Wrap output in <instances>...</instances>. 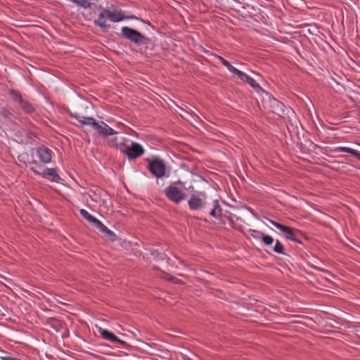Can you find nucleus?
<instances>
[{"mask_svg":"<svg viewBox=\"0 0 360 360\" xmlns=\"http://www.w3.org/2000/svg\"><path fill=\"white\" fill-rule=\"evenodd\" d=\"M2 353V355L0 356V359L1 360H20L18 358H15L13 356H11L8 352H5V351H2L1 352Z\"/></svg>","mask_w":360,"mask_h":360,"instance_id":"nucleus-20","label":"nucleus"},{"mask_svg":"<svg viewBox=\"0 0 360 360\" xmlns=\"http://www.w3.org/2000/svg\"><path fill=\"white\" fill-rule=\"evenodd\" d=\"M79 213L84 218L86 219L88 221H89L90 223H92L94 221V220L96 219L94 216H92L91 214H90L86 210L84 209H81L79 210Z\"/></svg>","mask_w":360,"mask_h":360,"instance_id":"nucleus-19","label":"nucleus"},{"mask_svg":"<svg viewBox=\"0 0 360 360\" xmlns=\"http://www.w3.org/2000/svg\"><path fill=\"white\" fill-rule=\"evenodd\" d=\"M242 75L238 73L236 74V76L242 81H246L252 88L254 89H260L259 85L256 82V81L248 75L246 73L240 71Z\"/></svg>","mask_w":360,"mask_h":360,"instance_id":"nucleus-14","label":"nucleus"},{"mask_svg":"<svg viewBox=\"0 0 360 360\" xmlns=\"http://www.w3.org/2000/svg\"><path fill=\"white\" fill-rule=\"evenodd\" d=\"M148 169L158 178H161L165 174V165L160 160L156 159L151 161L148 165Z\"/></svg>","mask_w":360,"mask_h":360,"instance_id":"nucleus-9","label":"nucleus"},{"mask_svg":"<svg viewBox=\"0 0 360 360\" xmlns=\"http://www.w3.org/2000/svg\"><path fill=\"white\" fill-rule=\"evenodd\" d=\"M100 11L98 18L94 20V24L103 30L110 28V25L107 24V20L112 22H118L125 18L123 11L115 6H110L106 8H101Z\"/></svg>","mask_w":360,"mask_h":360,"instance_id":"nucleus-1","label":"nucleus"},{"mask_svg":"<svg viewBox=\"0 0 360 360\" xmlns=\"http://www.w3.org/2000/svg\"><path fill=\"white\" fill-rule=\"evenodd\" d=\"M17 117L13 112V111L6 109L1 108L0 109V120L4 122H12L15 120Z\"/></svg>","mask_w":360,"mask_h":360,"instance_id":"nucleus-13","label":"nucleus"},{"mask_svg":"<svg viewBox=\"0 0 360 360\" xmlns=\"http://www.w3.org/2000/svg\"><path fill=\"white\" fill-rule=\"evenodd\" d=\"M121 31L126 39L137 44H141L146 39L144 35L128 27H122Z\"/></svg>","mask_w":360,"mask_h":360,"instance_id":"nucleus-8","label":"nucleus"},{"mask_svg":"<svg viewBox=\"0 0 360 360\" xmlns=\"http://www.w3.org/2000/svg\"><path fill=\"white\" fill-rule=\"evenodd\" d=\"M106 236L109 238V239L112 241H114L116 240L117 237L116 235L113 231L111 230H109L108 233H106Z\"/></svg>","mask_w":360,"mask_h":360,"instance_id":"nucleus-26","label":"nucleus"},{"mask_svg":"<svg viewBox=\"0 0 360 360\" xmlns=\"http://www.w3.org/2000/svg\"><path fill=\"white\" fill-rule=\"evenodd\" d=\"M10 96H11L13 101L16 104H18L20 109L22 110L25 113L30 114L34 112V106L28 101L24 100L19 93L14 90H11Z\"/></svg>","mask_w":360,"mask_h":360,"instance_id":"nucleus-5","label":"nucleus"},{"mask_svg":"<svg viewBox=\"0 0 360 360\" xmlns=\"http://www.w3.org/2000/svg\"><path fill=\"white\" fill-rule=\"evenodd\" d=\"M98 333H100L101 337L106 340H108L112 343L117 342V343H119V344L124 345V346L127 345V342L125 341L119 339L112 333H111L105 329H103L100 327V328H98Z\"/></svg>","mask_w":360,"mask_h":360,"instance_id":"nucleus-12","label":"nucleus"},{"mask_svg":"<svg viewBox=\"0 0 360 360\" xmlns=\"http://www.w3.org/2000/svg\"><path fill=\"white\" fill-rule=\"evenodd\" d=\"M262 241L266 245H271L274 243V238L271 236H263Z\"/></svg>","mask_w":360,"mask_h":360,"instance_id":"nucleus-22","label":"nucleus"},{"mask_svg":"<svg viewBox=\"0 0 360 360\" xmlns=\"http://www.w3.org/2000/svg\"><path fill=\"white\" fill-rule=\"evenodd\" d=\"M184 184L180 181L172 183L165 191V195L174 203L179 204L185 200L186 195L184 191Z\"/></svg>","mask_w":360,"mask_h":360,"instance_id":"nucleus-3","label":"nucleus"},{"mask_svg":"<svg viewBox=\"0 0 360 360\" xmlns=\"http://www.w3.org/2000/svg\"><path fill=\"white\" fill-rule=\"evenodd\" d=\"M126 138L123 136H115L112 141L111 146L117 148L120 150V152H123L126 147Z\"/></svg>","mask_w":360,"mask_h":360,"instance_id":"nucleus-15","label":"nucleus"},{"mask_svg":"<svg viewBox=\"0 0 360 360\" xmlns=\"http://www.w3.org/2000/svg\"><path fill=\"white\" fill-rule=\"evenodd\" d=\"M337 150L339 152H344V153H349V154L352 155L353 156L356 157L359 160H360V153L356 150H354V149L348 148V147L342 146V147L338 148Z\"/></svg>","mask_w":360,"mask_h":360,"instance_id":"nucleus-18","label":"nucleus"},{"mask_svg":"<svg viewBox=\"0 0 360 360\" xmlns=\"http://www.w3.org/2000/svg\"><path fill=\"white\" fill-rule=\"evenodd\" d=\"M92 224L97 228L99 229L100 231H102L103 229L105 227V226L101 221H99L98 219H97L96 218L94 220V221L92 222Z\"/></svg>","mask_w":360,"mask_h":360,"instance_id":"nucleus-23","label":"nucleus"},{"mask_svg":"<svg viewBox=\"0 0 360 360\" xmlns=\"http://www.w3.org/2000/svg\"><path fill=\"white\" fill-rule=\"evenodd\" d=\"M92 224L97 228L99 229L100 231H102L103 229L105 227V226L101 221H99L98 219H97L96 218L94 220V221L92 222Z\"/></svg>","mask_w":360,"mask_h":360,"instance_id":"nucleus-24","label":"nucleus"},{"mask_svg":"<svg viewBox=\"0 0 360 360\" xmlns=\"http://www.w3.org/2000/svg\"><path fill=\"white\" fill-rule=\"evenodd\" d=\"M145 152V150L142 147L141 144L139 143L132 141L130 146H126L124 151L128 159L134 160L141 155H142Z\"/></svg>","mask_w":360,"mask_h":360,"instance_id":"nucleus-7","label":"nucleus"},{"mask_svg":"<svg viewBox=\"0 0 360 360\" xmlns=\"http://www.w3.org/2000/svg\"><path fill=\"white\" fill-rule=\"evenodd\" d=\"M217 58L219 61H221V63L223 64V65H224L228 69V70L229 72H231L232 74H233L234 75H236V73L242 75L240 73V70H239L238 69L233 67L232 65H231V63L229 61L225 60L221 56H218Z\"/></svg>","mask_w":360,"mask_h":360,"instance_id":"nucleus-16","label":"nucleus"},{"mask_svg":"<svg viewBox=\"0 0 360 360\" xmlns=\"http://www.w3.org/2000/svg\"><path fill=\"white\" fill-rule=\"evenodd\" d=\"M268 221L276 228L279 229L283 233H285L287 239L295 241L296 243H300V240L297 238V233L299 231L296 229L283 225L280 223L276 222L274 220L268 219Z\"/></svg>","mask_w":360,"mask_h":360,"instance_id":"nucleus-6","label":"nucleus"},{"mask_svg":"<svg viewBox=\"0 0 360 360\" xmlns=\"http://www.w3.org/2000/svg\"><path fill=\"white\" fill-rule=\"evenodd\" d=\"M82 127L89 126L97 133L103 136L117 134V132L110 127L107 124L102 121H96L94 118L90 117L81 116L77 114L72 115Z\"/></svg>","mask_w":360,"mask_h":360,"instance_id":"nucleus-2","label":"nucleus"},{"mask_svg":"<svg viewBox=\"0 0 360 360\" xmlns=\"http://www.w3.org/2000/svg\"><path fill=\"white\" fill-rule=\"evenodd\" d=\"M210 214L215 218H218L221 215V209L219 207L218 200H214L213 209L210 212Z\"/></svg>","mask_w":360,"mask_h":360,"instance_id":"nucleus-17","label":"nucleus"},{"mask_svg":"<svg viewBox=\"0 0 360 360\" xmlns=\"http://www.w3.org/2000/svg\"><path fill=\"white\" fill-rule=\"evenodd\" d=\"M152 255H153L155 258H157L158 259L160 260H164L166 258L165 254L158 252H153Z\"/></svg>","mask_w":360,"mask_h":360,"instance_id":"nucleus-25","label":"nucleus"},{"mask_svg":"<svg viewBox=\"0 0 360 360\" xmlns=\"http://www.w3.org/2000/svg\"><path fill=\"white\" fill-rule=\"evenodd\" d=\"M109 230H110V229H109L107 226H105V227L103 229V231H102L101 232H103V233H105V234H106V233H108V231Z\"/></svg>","mask_w":360,"mask_h":360,"instance_id":"nucleus-28","label":"nucleus"},{"mask_svg":"<svg viewBox=\"0 0 360 360\" xmlns=\"http://www.w3.org/2000/svg\"><path fill=\"white\" fill-rule=\"evenodd\" d=\"M283 250L284 248L283 245L278 240H276L275 246L274 247V251L278 254H283Z\"/></svg>","mask_w":360,"mask_h":360,"instance_id":"nucleus-21","label":"nucleus"},{"mask_svg":"<svg viewBox=\"0 0 360 360\" xmlns=\"http://www.w3.org/2000/svg\"><path fill=\"white\" fill-rule=\"evenodd\" d=\"M32 170L37 174L40 175L44 178L50 179L52 181L58 183L59 182L60 178L57 173V171L54 168H46L42 172H39L35 170L34 168H32Z\"/></svg>","mask_w":360,"mask_h":360,"instance_id":"nucleus-11","label":"nucleus"},{"mask_svg":"<svg viewBox=\"0 0 360 360\" xmlns=\"http://www.w3.org/2000/svg\"><path fill=\"white\" fill-rule=\"evenodd\" d=\"M206 200L207 195L205 192L196 191L191 195L188 205L191 210H202L206 206Z\"/></svg>","mask_w":360,"mask_h":360,"instance_id":"nucleus-4","label":"nucleus"},{"mask_svg":"<svg viewBox=\"0 0 360 360\" xmlns=\"http://www.w3.org/2000/svg\"><path fill=\"white\" fill-rule=\"evenodd\" d=\"M36 153L39 160L44 163L48 164L51 162L52 151L46 147H39L36 150Z\"/></svg>","mask_w":360,"mask_h":360,"instance_id":"nucleus-10","label":"nucleus"},{"mask_svg":"<svg viewBox=\"0 0 360 360\" xmlns=\"http://www.w3.org/2000/svg\"><path fill=\"white\" fill-rule=\"evenodd\" d=\"M58 323L60 324V326H58V325L53 326V328L54 329H56V330H57V331L60 330V329H61L62 328H63V326H62V323H61L58 322Z\"/></svg>","mask_w":360,"mask_h":360,"instance_id":"nucleus-27","label":"nucleus"}]
</instances>
